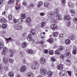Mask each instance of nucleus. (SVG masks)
Instances as JSON below:
<instances>
[{"instance_id": "obj_56", "label": "nucleus", "mask_w": 77, "mask_h": 77, "mask_svg": "<svg viewBox=\"0 0 77 77\" xmlns=\"http://www.w3.org/2000/svg\"><path fill=\"white\" fill-rule=\"evenodd\" d=\"M38 33L39 36H41V34H42V33H41V32H39V31H38Z\"/></svg>"}, {"instance_id": "obj_48", "label": "nucleus", "mask_w": 77, "mask_h": 77, "mask_svg": "<svg viewBox=\"0 0 77 77\" xmlns=\"http://www.w3.org/2000/svg\"><path fill=\"white\" fill-rule=\"evenodd\" d=\"M4 69L5 71H8V66H5L4 67Z\"/></svg>"}, {"instance_id": "obj_38", "label": "nucleus", "mask_w": 77, "mask_h": 77, "mask_svg": "<svg viewBox=\"0 0 77 77\" xmlns=\"http://www.w3.org/2000/svg\"><path fill=\"white\" fill-rule=\"evenodd\" d=\"M38 3L39 5H37V6L39 7L43 4V2L42 1H40L38 2Z\"/></svg>"}, {"instance_id": "obj_31", "label": "nucleus", "mask_w": 77, "mask_h": 77, "mask_svg": "<svg viewBox=\"0 0 77 77\" xmlns=\"http://www.w3.org/2000/svg\"><path fill=\"white\" fill-rule=\"evenodd\" d=\"M2 28L4 29H6V27H7V25L6 24H3L1 26Z\"/></svg>"}, {"instance_id": "obj_37", "label": "nucleus", "mask_w": 77, "mask_h": 77, "mask_svg": "<svg viewBox=\"0 0 77 77\" xmlns=\"http://www.w3.org/2000/svg\"><path fill=\"white\" fill-rule=\"evenodd\" d=\"M27 46V43L24 42L22 44V47L25 48Z\"/></svg>"}, {"instance_id": "obj_11", "label": "nucleus", "mask_w": 77, "mask_h": 77, "mask_svg": "<svg viewBox=\"0 0 77 77\" xmlns=\"http://www.w3.org/2000/svg\"><path fill=\"white\" fill-rule=\"evenodd\" d=\"M64 20H68V21H70V17L69 16L66 15L64 16Z\"/></svg>"}, {"instance_id": "obj_17", "label": "nucleus", "mask_w": 77, "mask_h": 77, "mask_svg": "<svg viewBox=\"0 0 77 77\" xmlns=\"http://www.w3.org/2000/svg\"><path fill=\"white\" fill-rule=\"evenodd\" d=\"M68 5L71 7V8H72L73 6H74V4L72 3V2H69L68 3Z\"/></svg>"}, {"instance_id": "obj_62", "label": "nucleus", "mask_w": 77, "mask_h": 77, "mask_svg": "<svg viewBox=\"0 0 77 77\" xmlns=\"http://www.w3.org/2000/svg\"><path fill=\"white\" fill-rule=\"evenodd\" d=\"M60 38H63V34H60Z\"/></svg>"}, {"instance_id": "obj_43", "label": "nucleus", "mask_w": 77, "mask_h": 77, "mask_svg": "<svg viewBox=\"0 0 77 77\" xmlns=\"http://www.w3.org/2000/svg\"><path fill=\"white\" fill-rule=\"evenodd\" d=\"M49 54L53 55L54 54V51L52 50H50L49 51Z\"/></svg>"}, {"instance_id": "obj_12", "label": "nucleus", "mask_w": 77, "mask_h": 77, "mask_svg": "<svg viewBox=\"0 0 77 77\" xmlns=\"http://www.w3.org/2000/svg\"><path fill=\"white\" fill-rule=\"evenodd\" d=\"M30 34L32 35L33 36H35V30L31 29L30 32Z\"/></svg>"}, {"instance_id": "obj_59", "label": "nucleus", "mask_w": 77, "mask_h": 77, "mask_svg": "<svg viewBox=\"0 0 77 77\" xmlns=\"http://www.w3.org/2000/svg\"><path fill=\"white\" fill-rule=\"evenodd\" d=\"M66 62L67 63H68L69 65V63L70 62V60L68 59L67 60Z\"/></svg>"}, {"instance_id": "obj_22", "label": "nucleus", "mask_w": 77, "mask_h": 77, "mask_svg": "<svg viewBox=\"0 0 77 77\" xmlns=\"http://www.w3.org/2000/svg\"><path fill=\"white\" fill-rule=\"evenodd\" d=\"M9 52H10V57H12L13 56H14V51H13L10 49L9 50Z\"/></svg>"}, {"instance_id": "obj_60", "label": "nucleus", "mask_w": 77, "mask_h": 77, "mask_svg": "<svg viewBox=\"0 0 77 77\" xmlns=\"http://www.w3.org/2000/svg\"><path fill=\"white\" fill-rule=\"evenodd\" d=\"M60 57L61 58H62V59H63L64 58V56H63V55L62 54L60 56Z\"/></svg>"}, {"instance_id": "obj_23", "label": "nucleus", "mask_w": 77, "mask_h": 77, "mask_svg": "<svg viewBox=\"0 0 77 77\" xmlns=\"http://www.w3.org/2000/svg\"><path fill=\"white\" fill-rule=\"evenodd\" d=\"M70 12V14H71L72 16H74L75 15V12H74V11L70 10H69Z\"/></svg>"}, {"instance_id": "obj_30", "label": "nucleus", "mask_w": 77, "mask_h": 77, "mask_svg": "<svg viewBox=\"0 0 77 77\" xmlns=\"http://www.w3.org/2000/svg\"><path fill=\"white\" fill-rule=\"evenodd\" d=\"M26 18V15L25 14H21V18L22 19H25Z\"/></svg>"}, {"instance_id": "obj_63", "label": "nucleus", "mask_w": 77, "mask_h": 77, "mask_svg": "<svg viewBox=\"0 0 77 77\" xmlns=\"http://www.w3.org/2000/svg\"><path fill=\"white\" fill-rule=\"evenodd\" d=\"M3 0H0V5H2V3H3Z\"/></svg>"}, {"instance_id": "obj_26", "label": "nucleus", "mask_w": 77, "mask_h": 77, "mask_svg": "<svg viewBox=\"0 0 77 77\" xmlns=\"http://www.w3.org/2000/svg\"><path fill=\"white\" fill-rule=\"evenodd\" d=\"M47 41L48 42H49V43H53V38H51L48 40Z\"/></svg>"}, {"instance_id": "obj_1", "label": "nucleus", "mask_w": 77, "mask_h": 77, "mask_svg": "<svg viewBox=\"0 0 77 77\" xmlns=\"http://www.w3.org/2000/svg\"><path fill=\"white\" fill-rule=\"evenodd\" d=\"M13 22L14 23V24L13 25V26L15 29L17 30H20L22 29V26L21 25H18L17 19H14L13 20Z\"/></svg>"}, {"instance_id": "obj_29", "label": "nucleus", "mask_w": 77, "mask_h": 77, "mask_svg": "<svg viewBox=\"0 0 77 77\" xmlns=\"http://www.w3.org/2000/svg\"><path fill=\"white\" fill-rule=\"evenodd\" d=\"M14 76V74L12 72H10L8 73V76L11 77H13Z\"/></svg>"}, {"instance_id": "obj_39", "label": "nucleus", "mask_w": 77, "mask_h": 77, "mask_svg": "<svg viewBox=\"0 0 77 77\" xmlns=\"http://www.w3.org/2000/svg\"><path fill=\"white\" fill-rule=\"evenodd\" d=\"M52 74L53 73H52V72H51V71H49L47 73L48 75V76H49V77H50V76H51Z\"/></svg>"}, {"instance_id": "obj_8", "label": "nucleus", "mask_w": 77, "mask_h": 77, "mask_svg": "<svg viewBox=\"0 0 77 77\" xmlns=\"http://www.w3.org/2000/svg\"><path fill=\"white\" fill-rule=\"evenodd\" d=\"M40 62L42 65H44L45 62V58L44 57H41L40 60Z\"/></svg>"}, {"instance_id": "obj_27", "label": "nucleus", "mask_w": 77, "mask_h": 77, "mask_svg": "<svg viewBox=\"0 0 77 77\" xmlns=\"http://www.w3.org/2000/svg\"><path fill=\"white\" fill-rule=\"evenodd\" d=\"M5 40L7 41V42H11L12 41V38H11V37H10L8 38H6Z\"/></svg>"}, {"instance_id": "obj_55", "label": "nucleus", "mask_w": 77, "mask_h": 77, "mask_svg": "<svg viewBox=\"0 0 77 77\" xmlns=\"http://www.w3.org/2000/svg\"><path fill=\"white\" fill-rule=\"evenodd\" d=\"M3 69V66L2 65L0 64V70H2Z\"/></svg>"}, {"instance_id": "obj_61", "label": "nucleus", "mask_w": 77, "mask_h": 77, "mask_svg": "<svg viewBox=\"0 0 77 77\" xmlns=\"http://www.w3.org/2000/svg\"><path fill=\"white\" fill-rule=\"evenodd\" d=\"M67 72L68 73L69 75H70V76H71V72L70 71H68Z\"/></svg>"}, {"instance_id": "obj_21", "label": "nucleus", "mask_w": 77, "mask_h": 77, "mask_svg": "<svg viewBox=\"0 0 77 77\" xmlns=\"http://www.w3.org/2000/svg\"><path fill=\"white\" fill-rule=\"evenodd\" d=\"M34 75L32 72H29L28 73L27 77H33Z\"/></svg>"}, {"instance_id": "obj_49", "label": "nucleus", "mask_w": 77, "mask_h": 77, "mask_svg": "<svg viewBox=\"0 0 77 77\" xmlns=\"http://www.w3.org/2000/svg\"><path fill=\"white\" fill-rule=\"evenodd\" d=\"M6 53H7V52L4 51H3L2 52V54L3 55H6Z\"/></svg>"}, {"instance_id": "obj_64", "label": "nucleus", "mask_w": 77, "mask_h": 77, "mask_svg": "<svg viewBox=\"0 0 77 77\" xmlns=\"http://www.w3.org/2000/svg\"><path fill=\"white\" fill-rule=\"evenodd\" d=\"M26 35V33H24L23 34V35H22V36L24 37Z\"/></svg>"}, {"instance_id": "obj_2", "label": "nucleus", "mask_w": 77, "mask_h": 77, "mask_svg": "<svg viewBox=\"0 0 77 77\" xmlns=\"http://www.w3.org/2000/svg\"><path fill=\"white\" fill-rule=\"evenodd\" d=\"M39 62L37 61H35L34 63H32L31 66V68L32 69L35 70L36 69H38L39 67Z\"/></svg>"}, {"instance_id": "obj_10", "label": "nucleus", "mask_w": 77, "mask_h": 77, "mask_svg": "<svg viewBox=\"0 0 77 77\" xmlns=\"http://www.w3.org/2000/svg\"><path fill=\"white\" fill-rule=\"evenodd\" d=\"M26 70V66H23L20 69V71L21 72H24Z\"/></svg>"}, {"instance_id": "obj_44", "label": "nucleus", "mask_w": 77, "mask_h": 77, "mask_svg": "<svg viewBox=\"0 0 77 77\" xmlns=\"http://www.w3.org/2000/svg\"><path fill=\"white\" fill-rule=\"evenodd\" d=\"M8 62L9 63H13V62H14V60L9 58L8 60Z\"/></svg>"}, {"instance_id": "obj_42", "label": "nucleus", "mask_w": 77, "mask_h": 77, "mask_svg": "<svg viewBox=\"0 0 77 77\" xmlns=\"http://www.w3.org/2000/svg\"><path fill=\"white\" fill-rule=\"evenodd\" d=\"M77 51V48H75V49H74V50L72 51V54H76V51Z\"/></svg>"}, {"instance_id": "obj_54", "label": "nucleus", "mask_w": 77, "mask_h": 77, "mask_svg": "<svg viewBox=\"0 0 77 77\" xmlns=\"http://www.w3.org/2000/svg\"><path fill=\"white\" fill-rule=\"evenodd\" d=\"M61 1L62 2V3L63 4H65V2H66L65 0H61Z\"/></svg>"}, {"instance_id": "obj_4", "label": "nucleus", "mask_w": 77, "mask_h": 77, "mask_svg": "<svg viewBox=\"0 0 77 77\" xmlns=\"http://www.w3.org/2000/svg\"><path fill=\"white\" fill-rule=\"evenodd\" d=\"M64 48L63 47H60L58 48V50L57 49L56 51H55V54H58V55H59L60 54V52L59 51H62Z\"/></svg>"}, {"instance_id": "obj_6", "label": "nucleus", "mask_w": 77, "mask_h": 77, "mask_svg": "<svg viewBox=\"0 0 77 77\" xmlns=\"http://www.w3.org/2000/svg\"><path fill=\"white\" fill-rule=\"evenodd\" d=\"M3 61L5 63H8L9 60V57L8 56H5V57H3Z\"/></svg>"}, {"instance_id": "obj_46", "label": "nucleus", "mask_w": 77, "mask_h": 77, "mask_svg": "<svg viewBox=\"0 0 77 77\" xmlns=\"http://www.w3.org/2000/svg\"><path fill=\"white\" fill-rule=\"evenodd\" d=\"M70 23H71V21L69 20L67 23V27H69L70 26Z\"/></svg>"}, {"instance_id": "obj_15", "label": "nucleus", "mask_w": 77, "mask_h": 77, "mask_svg": "<svg viewBox=\"0 0 77 77\" xmlns=\"http://www.w3.org/2000/svg\"><path fill=\"white\" fill-rule=\"evenodd\" d=\"M3 41L2 40L0 41V50L3 48Z\"/></svg>"}, {"instance_id": "obj_25", "label": "nucleus", "mask_w": 77, "mask_h": 77, "mask_svg": "<svg viewBox=\"0 0 77 77\" xmlns=\"http://www.w3.org/2000/svg\"><path fill=\"white\" fill-rule=\"evenodd\" d=\"M70 42H71V41H70V40L68 39L66 40L65 42V44H66L67 45H68V44H69Z\"/></svg>"}, {"instance_id": "obj_24", "label": "nucleus", "mask_w": 77, "mask_h": 77, "mask_svg": "<svg viewBox=\"0 0 77 77\" xmlns=\"http://www.w3.org/2000/svg\"><path fill=\"white\" fill-rule=\"evenodd\" d=\"M75 35H72L70 37H69V38L72 41H74L75 39Z\"/></svg>"}, {"instance_id": "obj_41", "label": "nucleus", "mask_w": 77, "mask_h": 77, "mask_svg": "<svg viewBox=\"0 0 77 77\" xmlns=\"http://www.w3.org/2000/svg\"><path fill=\"white\" fill-rule=\"evenodd\" d=\"M27 53L28 54H32V53H33V52L32 50H28L27 51Z\"/></svg>"}, {"instance_id": "obj_50", "label": "nucleus", "mask_w": 77, "mask_h": 77, "mask_svg": "<svg viewBox=\"0 0 77 77\" xmlns=\"http://www.w3.org/2000/svg\"><path fill=\"white\" fill-rule=\"evenodd\" d=\"M8 19L10 20H11L12 19V15H10L8 16Z\"/></svg>"}, {"instance_id": "obj_47", "label": "nucleus", "mask_w": 77, "mask_h": 77, "mask_svg": "<svg viewBox=\"0 0 77 77\" xmlns=\"http://www.w3.org/2000/svg\"><path fill=\"white\" fill-rule=\"evenodd\" d=\"M23 5L24 6H27V2H23Z\"/></svg>"}, {"instance_id": "obj_58", "label": "nucleus", "mask_w": 77, "mask_h": 77, "mask_svg": "<svg viewBox=\"0 0 77 77\" xmlns=\"http://www.w3.org/2000/svg\"><path fill=\"white\" fill-rule=\"evenodd\" d=\"M44 52L45 53L47 54V53H48V50H45V51H44Z\"/></svg>"}, {"instance_id": "obj_18", "label": "nucleus", "mask_w": 77, "mask_h": 77, "mask_svg": "<svg viewBox=\"0 0 77 77\" xmlns=\"http://www.w3.org/2000/svg\"><path fill=\"white\" fill-rule=\"evenodd\" d=\"M31 19H30V18L29 17L27 18L26 20V23H30L31 22Z\"/></svg>"}, {"instance_id": "obj_51", "label": "nucleus", "mask_w": 77, "mask_h": 77, "mask_svg": "<svg viewBox=\"0 0 77 77\" xmlns=\"http://www.w3.org/2000/svg\"><path fill=\"white\" fill-rule=\"evenodd\" d=\"M45 13L43 12H42L40 13V15L42 17H43V16H44V15H45Z\"/></svg>"}, {"instance_id": "obj_34", "label": "nucleus", "mask_w": 77, "mask_h": 77, "mask_svg": "<svg viewBox=\"0 0 77 77\" xmlns=\"http://www.w3.org/2000/svg\"><path fill=\"white\" fill-rule=\"evenodd\" d=\"M71 56V55L70 53L69 52L66 53V57L67 58H69Z\"/></svg>"}, {"instance_id": "obj_19", "label": "nucleus", "mask_w": 77, "mask_h": 77, "mask_svg": "<svg viewBox=\"0 0 77 77\" xmlns=\"http://www.w3.org/2000/svg\"><path fill=\"white\" fill-rule=\"evenodd\" d=\"M57 69L60 70L62 69H63V65L62 64H59L57 66Z\"/></svg>"}, {"instance_id": "obj_14", "label": "nucleus", "mask_w": 77, "mask_h": 77, "mask_svg": "<svg viewBox=\"0 0 77 77\" xmlns=\"http://www.w3.org/2000/svg\"><path fill=\"white\" fill-rule=\"evenodd\" d=\"M51 28L52 30H55L57 29V26L56 24L52 25H51Z\"/></svg>"}, {"instance_id": "obj_53", "label": "nucleus", "mask_w": 77, "mask_h": 77, "mask_svg": "<svg viewBox=\"0 0 77 77\" xmlns=\"http://www.w3.org/2000/svg\"><path fill=\"white\" fill-rule=\"evenodd\" d=\"M16 44L19 47L20 46V43L19 42H16Z\"/></svg>"}, {"instance_id": "obj_5", "label": "nucleus", "mask_w": 77, "mask_h": 77, "mask_svg": "<svg viewBox=\"0 0 77 77\" xmlns=\"http://www.w3.org/2000/svg\"><path fill=\"white\" fill-rule=\"evenodd\" d=\"M54 14H49L48 15V17H49V18L51 19V22L52 23H54Z\"/></svg>"}, {"instance_id": "obj_36", "label": "nucleus", "mask_w": 77, "mask_h": 77, "mask_svg": "<svg viewBox=\"0 0 77 77\" xmlns=\"http://www.w3.org/2000/svg\"><path fill=\"white\" fill-rule=\"evenodd\" d=\"M15 2V0H10L8 2V4H12Z\"/></svg>"}, {"instance_id": "obj_52", "label": "nucleus", "mask_w": 77, "mask_h": 77, "mask_svg": "<svg viewBox=\"0 0 77 77\" xmlns=\"http://www.w3.org/2000/svg\"><path fill=\"white\" fill-rule=\"evenodd\" d=\"M2 35L3 36H5L6 35V33L5 32L3 31L2 33Z\"/></svg>"}, {"instance_id": "obj_35", "label": "nucleus", "mask_w": 77, "mask_h": 77, "mask_svg": "<svg viewBox=\"0 0 77 77\" xmlns=\"http://www.w3.org/2000/svg\"><path fill=\"white\" fill-rule=\"evenodd\" d=\"M17 20V22L18 23H19V24H20V23H21L22 22H23V20H22V19L21 18H20L18 20Z\"/></svg>"}, {"instance_id": "obj_13", "label": "nucleus", "mask_w": 77, "mask_h": 77, "mask_svg": "<svg viewBox=\"0 0 77 77\" xmlns=\"http://www.w3.org/2000/svg\"><path fill=\"white\" fill-rule=\"evenodd\" d=\"M46 22H47V19H45L44 22H42L41 23V27H44L45 26Z\"/></svg>"}, {"instance_id": "obj_45", "label": "nucleus", "mask_w": 77, "mask_h": 77, "mask_svg": "<svg viewBox=\"0 0 77 77\" xmlns=\"http://www.w3.org/2000/svg\"><path fill=\"white\" fill-rule=\"evenodd\" d=\"M3 51H5V52H8V48H6V47H4L3 48Z\"/></svg>"}, {"instance_id": "obj_57", "label": "nucleus", "mask_w": 77, "mask_h": 77, "mask_svg": "<svg viewBox=\"0 0 77 77\" xmlns=\"http://www.w3.org/2000/svg\"><path fill=\"white\" fill-rule=\"evenodd\" d=\"M56 59H54V58H52V61L53 62H55V61H56Z\"/></svg>"}, {"instance_id": "obj_33", "label": "nucleus", "mask_w": 77, "mask_h": 77, "mask_svg": "<svg viewBox=\"0 0 77 77\" xmlns=\"http://www.w3.org/2000/svg\"><path fill=\"white\" fill-rule=\"evenodd\" d=\"M50 6V5L48 4V3H45L44 5V7H45V8H48V7H49V6Z\"/></svg>"}, {"instance_id": "obj_3", "label": "nucleus", "mask_w": 77, "mask_h": 77, "mask_svg": "<svg viewBox=\"0 0 77 77\" xmlns=\"http://www.w3.org/2000/svg\"><path fill=\"white\" fill-rule=\"evenodd\" d=\"M54 13L55 14H56L57 17H58V19L60 20H62V15H61L60 14H58V13L59 12V11L57 9V8L54 9Z\"/></svg>"}, {"instance_id": "obj_9", "label": "nucleus", "mask_w": 77, "mask_h": 77, "mask_svg": "<svg viewBox=\"0 0 77 77\" xmlns=\"http://www.w3.org/2000/svg\"><path fill=\"white\" fill-rule=\"evenodd\" d=\"M66 74H67V72H66L65 71H62L60 73V76L66 75Z\"/></svg>"}, {"instance_id": "obj_28", "label": "nucleus", "mask_w": 77, "mask_h": 77, "mask_svg": "<svg viewBox=\"0 0 77 77\" xmlns=\"http://www.w3.org/2000/svg\"><path fill=\"white\" fill-rule=\"evenodd\" d=\"M73 20L74 23H75V24H77L76 30H77V18H76V17H75L74 18Z\"/></svg>"}, {"instance_id": "obj_16", "label": "nucleus", "mask_w": 77, "mask_h": 77, "mask_svg": "<svg viewBox=\"0 0 77 77\" xmlns=\"http://www.w3.org/2000/svg\"><path fill=\"white\" fill-rule=\"evenodd\" d=\"M0 22L1 23H6V20L4 18H3L2 19H0Z\"/></svg>"}, {"instance_id": "obj_40", "label": "nucleus", "mask_w": 77, "mask_h": 77, "mask_svg": "<svg viewBox=\"0 0 77 77\" xmlns=\"http://www.w3.org/2000/svg\"><path fill=\"white\" fill-rule=\"evenodd\" d=\"M20 8H21V6L19 5H17L15 6V8L17 10L20 9Z\"/></svg>"}, {"instance_id": "obj_20", "label": "nucleus", "mask_w": 77, "mask_h": 77, "mask_svg": "<svg viewBox=\"0 0 77 77\" xmlns=\"http://www.w3.org/2000/svg\"><path fill=\"white\" fill-rule=\"evenodd\" d=\"M32 36L31 35L29 34L28 35V36L27 37V39L28 41H30L32 39Z\"/></svg>"}, {"instance_id": "obj_32", "label": "nucleus", "mask_w": 77, "mask_h": 77, "mask_svg": "<svg viewBox=\"0 0 77 77\" xmlns=\"http://www.w3.org/2000/svg\"><path fill=\"white\" fill-rule=\"evenodd\" d=\"M58 32H53V35L54 37H56L58 36Z\"/></svg>"}, {"instance_id": "obj_7", "label": "nucleus", "mask_w": 77, "mask_h": 77, "mask_svg": "<svg viewBox=\"0 0 77 77\" xmlns=\"http://www.w3.org/2000/svg\"><path fill=\"white\" fill-rule=\"evenodd\" d=\"M40 72L42 75H45L46 73L47 72V70L45 69H40Z\"/></svg>"}]
</instances>
